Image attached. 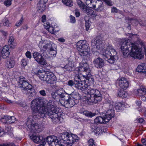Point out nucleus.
Wrapping results in <instances>:
<instances>
[{"mask_svg": "<svg viewBox=\"0 0 146 146\" xmlns=\"http://www.w3.org/2000/svg\"><path fill=\"white\" fill-rule=\"evenodd\" d=\"M68 97H70L72 99H73L74 100H76V101L78 102V100L80 99L79 96V94L76 92L74 91L70 94H68Z\"/></svg>", "mask_w": 146, "mask_h": 146, "instance_id": "obj_28", "label": "nucleus"}, {"mask_svg": "<svg viewBox=\"0 0 146 146\" xmlns=\"http://www.w3.org/2000/svg\"><path fill=\"white\" fill-rule=\"evenodd\" d=\"M103 55L107 58L108 61L111 64L113 63L114 61L118 58L116 51L111 46L107 47Z\"/></svg>", "mask_w": 146, "mask_h": 146, "instance_id": "obj_5", "label": "nucleus"}, {"mask_svg": "<svg viewBox=\"0 0 146 146\" xmlns=\"http://www.w3.org/2000/svg\"><path fill=\"white\" fill-rule=\"evenodd\" d=\"M123 104L122 102H117L115 103L114 107L117 111H119L122 109Z\"/></svg>", "mask_w": 146, "mask_h": 146, "instance_id": "obj_35", "label": "nucleus"}, {"mask_svg": "<svg viewBox=\"0 0 146 146\" xmlns=\"http://www.w3.org/2000/svg\"><path fill=\"white\" fill-rule=\"evenodd\" d=\"M136 71L139 72L145 73L146 72V66L144 63L139 65L136 69Z\"/></svg>", "mask_w": 146, "mask_h": 146, "instance_id": "obj_27", "label": "nucleus"}, {"mask_svg": "<svg viewBox=\"0 0 146 146\" xmlns=\"http://www.w3.org/2000/svg\"><path fill=\"white\" fill-rule=\"evenodd\" d=\"M127 95V93L122 89H119L117 92V96L123 98H126Z\"/></svg>", "mask_w": 146, "mask_h": 146, "instance_id": "obj_29", "label": "nucleus"}, {"mask_svg": "<svg viewBox=\"0 0 146 146\" xmlns=\"http://www.w3.org/2000/svg\"><path fill=\"white\" fill-rule=\"evenodd\" d=\"M88 146H96L94 140L92 139H89L88 141Z\"/></svg>", "mask_w": 146, "mask_h": 146, "instance_id": "obj_44", "label": "nucleus"}, {"mask_svg": "<svg viewBox=\"0 0 146 146\" xmlns=\"http://www.w3.org/2000/svg\"><path fill=\"white\" fill-rule=\"evenodd\" d=\"M15 62L14 59L11 57L7 58L6 61L5 66L7 68H11L14 66Z\"/></svg>", "mask_w": 146, "mask_h": 146, "instance_id": "obj_23", "label": "nucleus"}, {"mask_svg": "<svg viewBox=\"0 0 146 146\" xmlns=\"http://www.w3.org/2000/svg\"><path fill=\"white\" fill-rule=\"evenodd\" d=\"M30 138L35 143H42L41 144H43L44 146L45 144V140L43 139L42 137L39 136H36L34 135L30 136Z\"/></svg>", "mask_w": 146, "mask_h": 146, "instance_id": "obj_19", "label": "nucleus"}, {"mask_svg": "<svg viewBox=\"0 0 146 146\" xmlns=\"http://www.w3.org/2000/svg\"><path fill=\"white\" fill-rule=\"evenodd\" d=\"M3 25L5 26H9L11 24L9 23V21L8 20H5L4 21Z\"/></svg>", "mask_w": 146, "mask_h": 146, "instance_id": "obj_54", "label": "nucleus"}, {"mask_svg": "<svg viewBox=\"0 0 146 146\" xmlns=\"http://www.w3.org/2000/svg\"><path fill=\"white\" fill-rule=\"evenodd\" d=\"M104 2L109 6H111L113 5V2L111 0H105Z\"/></svg>", "mask_w": 146, "mask_h": 146, "instance_id": "obj_48", "label": "nucleus"}, {"mask_svg": "<svg viewBox=\"0 0 146 146\" xmlns=\"http://www.w3.org/2000/svg\"><path fill=\"white\" fill-rule=\"evenodd\" d=\"M84 10V12L88 15L93 17H96L97 15L93 10L88 8L87 7Z\"/></svg>", "mask_w": 146, "mask_h": 146, "instance_id": "obj_25", "label": "nucleus"}, {"mask_svg": "<svg viewBox=\"0 0 146 146\" xmlns=\"http://www.w3.org/2000/svg\"><path fill=\"white\" fill-rule=\"evenodd\" d=\"M77 3L81 9H84L87 7L84 3L80 0H77Z\"/></svg>", "mask_w": 146, "mask_h": 146, "instance_id": "obj_42", "label": "nucleus"}, {"mask_svg": "<svg viewBox=\"0 0 146 146\" xmlns=\"http://www.w3.org/2000/svg\"><path fill=\"white\" fill-rule=\"evenodd\" d=\"M23 17H22L20 20L17 22L15 24L16 26L17 27L20 26L23 22Z\"/></svg>", "mask_w": 146, "mask_h": 146, "instance_id": "obj_49", "label": "nucleus"}, {"mask_svg": "<svg viewBox=\"0 0 146 146\" xmlns=\"http://www.w3.org/2000/svg\"><path fill=\"white\" fill-rule=\"evenodd\" d=\"M102 42L100 39H94L92 41V43L96 45L97 48H100L102 45Z\"/></svg>", "mask_w": 146, "mask_h": 146, "instance_id": "obj_26", "label": "nucleus"}, {"mask_svg": "<svg viewBox=\"0 0 146 146\" xmlns=\"http://www.w3.org/2000/svg\"><path fill=\"white\" fill-rule=\"evenodd\" d=\"M47 100L43 98H36L31 102V108L33 110L32 115L37 118H44L48 116L55 121L60 120L61 113L57 110L58 109L52 108L46 110L45 106Z\"/></svg>", "mask_w": 146, "mask_h": 146, "instance_id": "obj_1", "label": "nucleus"}, {"mask_svg": "<svg viewBox=\"0 0 146 146\" xmlns=\"http://www.w3.org/2000/svg\"><path fill=\"white\" fill-rule=\"evenodd\" d=\"M75 85V81L74 82L72 80H70L68 82V84L70 86H72Z\"/></svg>", "mask_w": 146, "mask_h": 146, "instance_id": "obj_51", "label": "nucleus"}, {"mask_svg": "<svg viewBox=\"0 0 146 146\" xmlns=\"http://www.w3.org/2000/svg\"><path fill=\"white\" fill-rule=\"evenodd\" d=\"M12 130L13 129L11 126H8L6 127L5 129L6 131L10 133L12 131Z\"/></svg>", "mask_w": 146, "mask_h": 146, "instance_id": "obj_55", "label": "nucleus"}, {"mask_svg": "<svg viewBox=\"0 0 146 146\" xmlns=\"http://www.w3.org/2000/svg\"><path fill=\"white\" fill-rule=\"evenodd\" d=\"M38 46L44 56H45L44 52H48L49 53L50 52L53 51L55 53L56 52L54 50L56 48L55 45L51 42L47 43L45 40L41 41L39 43Z\"/></svg>", "mask_w": 146, "mask_h": 146, "instance_id": "obj_8", "label": "nucleus"}, {"mask_svg": "<svg viewBox=\"0 0 146 146\" xmlns=\"http://www.w3.org/2000/svg\"><path fill=\"white\" fill-rule=\"evenodd\" d=\"M36 75L41 80L48 84H53L56 80V76L51 72H46L43 70H39Z\"/></svg>", "mask_w": 146, "mask_h": 146, "instance_id": "obj_4", "label": "nucleus"}, {"mask_svg": "<svg viewBox=\"0 0 146 146\" xmlns=\"http://www.w3.org/2000/svg\"><path fill=\"white\" fill-rule=\"evenodd\" d=\"M47 1L48 0H40L38 3L46 5V3Z\"/></svg>", "mask_w": 146, "mask_h": 146, "instance_id": "obj_60", "label": "nucleus"}, {"mask_svg": "<svg viewBox=\"0 0 146 146\" xmlns=\"http://www.w3.org/2000/svg\"><path fill=\"white\" fill-rule=\"evenodd\" d=\"M52 108H55L53 105V103L52 100H49L46 104V108L45 107L46 110L48 109H51Z\"/></svg>", "mask_w": 146, "mask_h": 146, "instance_id": "obj_40", "label": "nucleus"}, {"mask_svg": "<svg viewBox=\"0 0 146 146\" xmlns=\"http://www.w3.org/2000/svg\"><path fill=\"white\" fill-rule=\"evenodd\" d=\"M40 94L42 96H45L46 95L45 91L44 90H42L40 91L39 92Z\"/></svg>", "mask_w": 146, "mask_h": 146, "instance_id": "obj_56", "label": "nucleus"}, {"mask_svg": "<svg viewBox=\"0 0 146 146\" xmlns=\"http://www.w3.org/2000/svg\"><path fill=\"white\" fill-rule=\"evenodd\" d=\"M44 26L45 28L52 34H54L56 32V31L54 30V28L52 26H50L49 25L46 24Z\"/></svg>", "mask_w": 146, "mask_h": 146, "instance_id": "obj_32", "label": "nucleus"}, {"mask_svg": "<svg viewBox=\"0 0 146 146\" xmlns=\"http://www.w3.org/2000/svg\"><path fill=\"white\" fill-rule=\"evenodd\" d=\"M68 96V95L64 100H61L60 101V104L62 106H64L66 108H70L78 103V102L76 100H74L73 99H72Z\"/></svg>", "mask_w": 146, "mask_h": 146, "instance_id": "obj_13", "label": "nucleus"}, {"mask_svg": "<svg viewBox=\"0 0 146 146\" xmlns=\"http://www.w3.org/2000/svg\"><path fill=\"white\" fill-rule=\"evenodd\" d=\"M74 66V65L72 62L69 61L64 67L62 68V70L65 72L72 71L73 69Z\"/></svg>", "mask_w": 146, "mask_h": 146, "instance_id": "obj_24", "label": "nucleus"}, {"mask_svg": "<svg viewBox=\"0 0 146 146\" xmlns=\"http://www.w3.org/2000/svg\"><path fill=\"white\" fill-rule=\"evenodd\" d=\"M88 17L87 16H86L84 17V19L85 21V27L86 28V30L87 31H88L90 28V26L91 25L90 23V22L89 21V20L88 19L87 20V18H88Z\"/></svg>", "mask_w": 146, "mask_h": 146, "instance_id": "obj_39", "label": "nucleus"}, {"mask_svg": "<svg viewBox=\"0 0 146 146\" xmlns=\"http://www.w3.org/2000/svg\"><path fill=\"white\" fill-rule=\"evenodd\" d=\"M114 116V110L110 109L108 110L103 116L105 123H107Z\"/></svg>", "mask_w": 146, "mask_h": 146, "instance_id": "obj_16", "label": "nucleus"}, {"mask_svg": "<svg viewBox=\"0 0 146 146\" xmlns=\"http://www.w3.org/2000/svg\"><path fill=\"white\" fill-rule=\"evenodd\" d=\"M44 139L45 140V143L46 142H47L49 145L53 144L55 145L56 143H58V139L56 137L54 136H48L46 139Z\"/></svg>", "mask_w": 146, "mask_h": 146, "instance_id": "obj_22", "label": "nucleus"}, {"mask_svg": "<svg viewBox=\"0 0 146 146\" xmlns=\"http://www.w3.org/2000/svg\"><path fill=\"white\" fill-rule=\"evenodd\" d=\"M136 103L138 106H139L141 105V101H136Z\"/></svg>", "mask_w": 146, "mask_h": 146, "instance_id": "obj_64", "label": "nucleus"}, {"mask_svg": "<svg viewBox=\"0 0 146 146\" xmlns=\"http://www.w3.org/2000/svg\"><path fill=\"white\" fill-rule=\"evenodd\" d=\"M91 128L92 132L98 133L100 130V128L98 127L97 124H94L91 126Z\"/></svg>", "mask_w": 146, "mask_h": 146, "instance_id": "obj_34", "label": "nucleus"}, {"mask_svg": "<svg viewBox=\"0 0 146 146\" xmlns=\"http://www.w3.org/2000/svg\"><path fill=\"white\" fill-rule=\"evenodd\" d=\"M83 114L86 116L90 117H92L96 115V113H92L88 111H84Z\"/></svg>", "mask_w": 146, "mask_h": 146, "instance_id": "obj_36", "label": "nucleus"}, {"mask_svg": "<svg viewBox=\"0 0 146 146\" xmlns=\"http://www.w3.org/2000/svg\"><path fill=\"white\" fill-rule=\"evenodd\" d=\"M46 21V17L45 15H43L42 17L41 21L43 23L45 22Z\"/></svg>", "mask_w": 146, "mask_h": 146, "instance_id": "obj_61", "label": "nucleus"}, {"mask_svg": "<svg viewBox=\"0 0 146 146\" xmlns=\"http://www.w3.org/2000/svg\"><path fill=\"white\" fill-rule=\"evenodd\" d=\"M4 4L6 6L9 7L11 4V0H7L5 1L4 2Z\"/></svg>", "mask_w": 146, "mask_h": 146, "instance_id": "obj_47", "label": "nucleus"}, {"mask_svg": "<svg viewBox=\"0 0 146 146\" xmlns=\"http://www.w3.org/2000/svg\"><path fill=\"white\" fill-rule=\"evenodd\" d=\"M0 146H15L14 144L12 143L0 144Z\"/></svg>", "mask_w": 146, "mask_h": 146, "instance_id": "obj_57", "label": "nucleus"}, {"mask_svg": "<svg viewBox=\"0 0 146 146\" xmlns=\"http://www.w3.org/2000/svg\"><path fill=\"white\" fill-rule=\"evenodd\" d=\"M51 95L52 97L57 102H60L61 100H64L67 97V93H66L62 88L56 90L54 92H52Z\"/></svg>", "mask_w": 146, "mask_h": 146, "instance_id": "obj_10", "label": "nucleus"}, {"mask_svg": "<svg viewBox=\"0 0 146 146\" xmlns=\"http://www.w3.org/2000/svg\"><path fill=\"white\" fill-rule=\"evenodd\" d=\"M7 118L8 121L7 122V124H11L16 121V118L14 116H8Z\"/></svg>", "mask_w": 146, "mask_h": 146, "instance_id": "obj_41", "label": "nucleus"}, {"mask_svg": "<svg viewBox=\"0 0 146 146\" xmlns=\"http://www.w3.org/2000/svg\"><path fill=\"white\" fill-rule=\"evenodd\" d=\"M80 70L82 72V76H80L81 77H83L84 74H86L89 73L90 72V69L88 68L87 67H86L84 66H82L80 68Z\"/></svg>", "mask_w": 146, "mask_h": 146, "instance_id": "obj_30", "label": "nucleus"}, {"mask_svg": "<svg viewBox=\"0 0 146 146\" xmlns=\"http://www.w3.org/2000/svg\"><path fill=\"white\" fill-rule=\"evenodd\" d=\"M26 56L29 58L31 59V55L30 52L28 51L25 53Z\"/></svg>", "mask_w": 146, "mask_h": 146, "instance_id": "obj_53", "label": "nucleus"}, {"mask_svg": "<svg viewBox=\"0 0 146 146\" xmlns=\"http://www.w3.org/2000/svg\"><path fill=\"white\" fill-rule=\"evenodd\" d=\"M86 89L88 94L87 99L90 102L96 104L100 102L102 99V95L100 91L96 89H94L88 85Z\"/></svg>", "mask_w": 146, "mask_h": 146, "instance_id": "obj_3", "label": "nucleus"}, {"mask_svg": "<svg viewBox=\"0 0 146 146\" xmlns=\"http://www.w3.org/2000/svg\"><path fill=\"white\" fill-rule=\"evenodd\" d=\"M33 56L38 64L43 65L47 64L46 60L44 59L41 53L35 52L33 53Z\"/></svg>", "mask_w": 146, "mask_h": 146, "instance_id": "obj_15", "label": "nucleus"}, {"mask_svg": "<svg viewBox=\"0 0 146 146\" xmlns=\"http://www.w3.org/2000/svg\"><path fill=\"white\" fill-rule=\"evenodd\" d=\"M61 138V141H63L64 143L70 145L74 142H77L79 139L77 135L67 132L62 134Z\"/></svg>", "mask_w": 146, "mask_h": 146, "instance_id": "obj_6", "label": "nucleus"}, {"mask_svg": "<svg viewBox=\"0 0 146 146\" xmlns=\"http://www.w3.org/2000/svg\"><path fill=\"white\" fill-rule=\"evenodd\" d=\"M4 131L3 129L0 127V136H1L4 133Z\"/></svg>", "mask_w": 146, "mask_h": 146, "instance_id": "obj_63", "label": "nucleus"}, {"mask_svg": "<svg viewBox=\"0 0 146 146\" xmlns=\"http://www.w3.org/2000/svg\"><path fill=\"white\" fill-rule=\"evenodd\" d=\"M83 77L85 78V80H88V83H87L88 85H90V86H93V84L94 82V79L92 76L91 75L90 72L89 73L86 74H84Z\"/></svg>", "mask_w": 146, "mask_h": 146, "instance_id": "obj_20", "label": "nucleus"}, {"mask_svg": "<svg viewBox=\"0 0 146 146\" xmlns=\"http://www.w3.org/2000/svg\"><path fill=\"white\" fill-rule=\"evenodd\" d=\"M8 46H4L1 50L0 49V56H1L3 58H5L7 57L10 53Z\"/></svg>", "mask_w": 146, "mask_h": 146, "instance_id": "obj_21", "label": "nucleus"}, {"mask_svg": "<svg viewBox=\"0 0 146 146\" xmlns=\"http://www.w3.org/2000/svg\"><path fill=\"white\" fill-rule=\"evenodd\" d=\"M15 41L14 37L11 36L9 37L8 43L9 45H13L15 43Z\"/></svg>", "mask_w": 146, "mask_h": 146, "instance_id": "obj_43", "label": "nucleus"}, {"mask_svg": "<svg viewBox=\"0 0 146 146\" xmlns=\"http://www.w3.org/2000/svg\"><path fill=\"white\" fill-rule=\"evenodd\" d=\"M117 81H118L119 86L123 89L126 90L129 87V82L126 79L122 78L118 80Z\"/></svg>", "mask_w": 146, "mask_h": 146, "instance_id": "obj_18", "label": "nucleus"}, {"mask_svg": "<svg viewBox=\"0 0 146 146\" xmlns=\"http://www.w3.org/2000/svg\"><path fill=\"white\" fill-rule=\"evenodd\" d=\"M46 5L38 3L37 4V7L40 12H42L45 9Z\"/></svg>", "mask_w": 146, "mask_h": 146, "instance_id": "obj_38", "label": "nucleus"}, {"mask_svg": "<svg viewBox=\"0 0 146 146\" xmlns=\"http://www.w3.org/2000/svg\"><path fill=\"white\" fill-rule=\"evenodd\" d=\"M86 3L89 7L97 11H101L104 9L103 2L101 0H86Z\"/></svg>", "mask_w": 146, "mask_h": 146, "instance_id": "obj_9", "label": "nucleus"}, {"mask_svg": "<svg viewBox=\"0 0 146 146\" xmlns=\"http://www.w3.org/2000/svg\"><path fill=\"white\" fill-rule=\"evenodd\" d=\"M62 3L66 6L72 7L73 5V2L72 0H62Z\"/></svg>", "mask_w": 146, "mask_h": 146, "instance_id": "obj_37", "label": "nucleus"}, {"mask_svg": "<svg viewBox=\"0 0 146 146\" xmlns=\"http://www.w3.org/2000/svg\"><path fill=\"white\" fill-rule=\"evenodd\" d=\"M93 62L95 66L97 68H102L105 64L104 60L100 57L95 59Z\"/></svg>", "mask_w": 146, "mask_h": 146, "instance_id": "obj_17", "label": "nucleus"}, {"mask_svg": "<svg viewBox=\"0 0 146 146\" xmlns=\"http://www.w3.org/2000/svg\"><path fill=\"white\" fill-rule=\"evenodd\" d=\"M28 62V60L25 58H23L21 60V65L23 67L27 65Z\"/></svg>", "mask_w": 146, "mask_h": 146, "instance_id": "obj_46", "label": "nucleus"}, {"mask_svg": "<svg viewBox=\"0 0 146 146\" xmlns=\"http://www.w3.org/2000/svg\"><path fill=\"white\" fill-rule=\"evenodd\" d=\"M7 117H8V115H5L1 118V121L4 123L7 124V122L8 121Z\"/></svg>", "mask_w": 146, "mask_h": 146, "instance_id": "obj_45", "label": "nucleus"}, {"mask_svg": "<svg viewBox=\"0 0 146 146\" xmlns=\"http://www.w3.org/2000/svg\"><path fill=\"white\" fill-rule=\"evenodd\" d=\"M137 121L139 123H142L144 121V119L142 118H140L139 119H137Z\"/></svg>", "mask_w": 146, "mask_h": 146, "instance_id": "obj_59", "label": "nucleus"}, {"mask_svg": "<svg viewBox=\"0 0 146 146\" xmlns=\"http://www.w3.org/2000/svg\"><path fill=\"white\" fill-rule=\"evenodd\" d=\"M82 78L80 76H77L74 79L75 87L82 91L86 89L88 86L86 83L85 80H83Z\"/></svg>", "mask_w": 146, "mask_h": 146, "instance_id": "obj_11", "label": "nucleus"}, {"mask_svg": "<svg viewBox=\"0 0 146 146\" xmlns=\"http://www.w3.org/2000/svg\"><path fill=\"white\" fill-rule=\"evenodd\" d=\"M19 82L22 87L23 92L28 96L31 95L34 92V90L33 88V86L25 80V78L23 77H20Z\"/></svg>", "mask_w": 146, "mask_h": 146, "instance_id": "obj_7", "label": "nucleus"}, {"mask_svg": "<svg viewBox=\"0 0 146 146\" xmlns=\"http://www.w3.org/2000/svg\"><path fill=\"white\" fill-rule=\"evenodd\" d=\"M111 12L112 13H117V9L115 7H113L111 9Z\"/></svg>", "mask_w": 146, "mask_h": 146, "instance_id": "obj_58", "label": "nucleus"}, {"mask_svg": "<svg viewBox=\"0 0 146 146\" xmlns=\"http://www.w3.org/2000/svg\"><path fill=\"white\" fill-rule=\"evenodd\" d=\"M137 95L139 96H142L145 95L146 94V89L143 87L137 90Z\"/></svg>", "mask_w": 146, "mask_h": 146, "instance_id": "obj_31", "label": "nucleus"}, {"mask_svg": "<svg viewBox=\"0 0 146 146\" xmlns=\"http://www.w3.org/2000/svg\"><path fill=\"white\" fill-rule=\"evenodd\" d=\"M27 125L31 131L34 133H38L40 131V125L37 123H32L31 122L28 121Z\"/></svg>", "mask_w": 146, "mask_h": 146, "instance_id": "obj_14", "label": "nucleus"}, {"mask_svg": "<svg viewBox=\"0 0 146 146\" xmlns=\"http://www.w3.org/2000/svg\"><path fill=\"white\" fill-rule=\"evenodd\" d=\"M103 116H99L96 117L94 120V123L96 124L105 123Z\"/></svg>", "mask_w": 146, "mask_h": 146, "instance_id": "obj_33", "label": "nucleus"}, {"mask_svg": "<svg viewBox=\"0 0 146 146\" xmlns=\"http://www.w3.org/2000/svg\"><path fill=\"white\" fill-rule=\"evenodd\" d=\"M121 44V49L123 55L126 57L130 55L131 57L134 58L141 59L143 57L140 49H139L137 46L131 42L128 39L124 38L120 42Z\"/></svg>", "mask_w": 146, "mask_h": 146, "instance_id": "obj_2", "label": "nucleus"}, {"mask_svg": "<svg viewBox=\"0 0 146 146\" xmlns=\"http://www.w3.org/2000/svg\"><path fill=\"white\" fill-rule=\"evenodd\" d=\"M141 141L143 145L146 146V138L142 139Z\"/></svg>", "mask_w": 146, "mask_h": 146, "instance_id": "obj_62", "label": "nucleus"}, {"mask_svg": "<svg viewBox=\"0 0 146 146\" xmlns=\"http://www.w3.org/2000/svg\"><path fill=\"white\" fill-rule=\"evenodd\" d=\"M77 49L79 51V53L81 56H86L88 54V52L86 50L88 46L85 40L78 41L77 43Z\"/></svg>", "mask_w": 146, "mask_h": 146, "instance_id": "obj_12", "label": "nucleus"}, {"mask_svg": "<svg viewBox=\"0 0 146 146\" xmlns=\"http://www.w3.org/2000/svg\"><path fill=\"white\" fill-rule=\"evenodd\" d=\"M70 22L72 23H75L76 22L75 17L72 15H70Z\"/></svg>", "mask_w": 146, "mask_h": 146, "instance_id": "obj_50", "label": "nucleus"}, {"mask_svg": "<svg viewBox=\"0 0 146 146\" xmlns=\"http://www.w3.org/2000/svg\"><path fill=\"white\" fill-rule=\"evenodd\" d=\"M62 139H60V140H58V143H56V144L55 145V146H64V145H63L62 144H61V143H64L63 141H61V140Z\"/></svg>", "mask_w": 146, "mask_h": 146, "instance_id": "obj_52", "label": "nucleus"}]
</instances>
